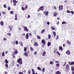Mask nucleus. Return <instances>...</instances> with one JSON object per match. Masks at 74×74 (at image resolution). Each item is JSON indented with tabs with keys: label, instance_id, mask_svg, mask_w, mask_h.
<instances>
[{
	"label": "nucleus",
	"instance_id": "nucleus-1",
	"mask_svg": "<svg viewBox=\"0 0 74 74\" xmlns=\"http://www.w3.org/2000/svg\"><path fill=\"white\" fill-rule=\"evenodd\" d=\"M17 62L19 63L20 64H22L23 62H22V59H21V58H20L19 59H18L17 60Z\"/></svg>",
	"mask_w": 74,
	"mask_h": 74
},
{
	"label": "nucleus",
	"instance_id": "nucleus-2",
	"mask_svg": "<svg viewBox=\"0 0 74 74\" xmlns=\"http://www.w3.org/2000/svg\"><path fill=\"white\" fill-rule=\"evenodd\" d=\"M23 28H24V30L25 32H29V29H27V27H25V26H23Z\"/></svg>",
	"mask_w": 74,
	"mask_h": 74
},
{
	"label": "nucleus",
	"instance_id": "nucleus-3",
	"mask_svg": "<svg viewBox=\"0 0 74 74\" xmlns=\"http://www.w3.org/2000/svg\"><path fill=\"white\" fill-rule=\"evenodd\" d=\"M10 30L9 31V32H11V31H12V26L9 25L8 26Z\"/></svg>",
	"mask_w": 74,
	"mask_h": 74
},
{
	"label": "nucleus",
	"instance_id": "nucleus-4",
	"mask_svg": "<svg viewBox=\"0 0 74 74\" xmlns=\"http://www.w3.org/2000/svg\"><path fill=\"white\" fill-rule=\"evenodd\" d=\"M66 53L67 55H70L71 54V52L70 51V50H67L66 52Z\"/></svg>",
	"mask_w": 74,
	"mask_h": 74
},
{
	"label": "nucleus",
	"instance_id": "nucleus-5",
	"mask_svg": "<svg viewBox=\"0 0 74 74\" xmlns=\"http://www.w3.org/2000/svg\"><path fill=\"white\" fill-rule=\"evenodd\" d=\"M44 7L41 6L39 8V10H40V11H42V10H44Z\"/></svg>",
	"mask_w": 74,
	"mask_h": 74
},
{
	"label": "nucleus",
	"instance_id": "nucleus-6",
	"mask_svg": "<svg viewBox=\"0 0 74 74\" xmlns=\"http://www.w3.org/2000/svg\"><path fill=\"white\" fill-rule=\"evenodd\" d=\"M68 63L70 64V65H73L74 64V62H69Z\"/></svg>",
	"mask_w": 74,
	"mask_h": 74
},
{
	"label": "nucleus",
	"instance_id": "nucleus-7",
	"mask_svg": "<svg viewBox=\"0 0 74 74\" xmlns=\"http://www.w3.org/2000/svg\"><path fill=\"white\" fill-rule=\"evenodd\" d=\"M66 70H69V65L68 64H67L66 65Z\"/></svg>",
	"mask_w": 74,
	"mask_h": 74
},
{
	"label": "nucleus",
	"instance_id": "nucleus-8",
	"mask_svg": "<svg viewBox=\"0 0 74 74\" xmlns=\"http://www.w3.org/2000/svg\"><path fill=\"white\" fill-rule=\"evenodd\" d=\"M41 42L43 44H45V41L43 39H42V40L41 41Z\"/></svg>",
	"mask_w": 74,
	"mask_h": 74
},
{
	"label": "nucleus",
	"instance_id": "nucleus-9",
	"mask_svg": "<svg viewBox=\"0 0 74 74\" xmlns=\"http://www.w3.org/2000/svg\"><path fill=\"white\" fill-rule=\"evenodd\" d=\"M61 7V5H59V10L60 11L61 10H62L63 9V8H62L60 9Z\"/></svg>",
	"mask_w": 74,
	"mask_h": 74
},
{
	"label": "nucleus",
	"instance_id": "nucleus-10",
	"mask_svg": "<svg viewBox=\"0 0 74 74\" xmlns=\"http://www.w3.org/2000/svg\"><path fill=\"white\" fill-rule=\"evenodd\" d=\"M26 37V39H29V34L27 33L25 36Z\"/></svg>",
	"mask_w": 74,
	"mask_h": 74
},
{
	"label": "nucleus",
	"instance_id": "nucleus-11",
	"mask_svg": "<svg viewBox=\"0 0 74 74\" xmlns=\"http://www.w3.org/2000/svg\"><path fill=\"white\" fill-rule=\"evenodd\" d=\"M34 46L38 47V44L37 42H36L34 44Z\"/></svg>",
	"mask_w": 74,
	"mask_h": 74
},
{
	"label": "nucleus",
	"instance_id": "nucleus-12",
	"mask_svg": "<svg viewBox=\"0 0 74 74\" xmlns=\"http://www.w3.org/2000/svg\"><path fill=\"white\" fill-rule=\"evenodd\" d=\"M59 50H60L62 51L63 50V47L61 46H60L59 47Z\"/></svg>",
	"mask_w": 74,
	"mask_h": 74
},
{
	"label": "nucleus",
	"instance_id": "nucleus-13",
	"mask_svg": "<svg viewBox=\"0 0 74 74\" xmlns=\"http://www.w3.org/2000/svg\"><path fill=\"white\" fill-rule=\"evenodd\" d=\"M56 74H61V73L60 71H58L56 72Z\"/></svg>",
	"mask_w": 74,
	"mask_h": 74
},
{
	"label": "nucleus",
	"instance_id": "nucleus-14",
	"mask_svg": "<svg viewBox=\"0 0 74 74\" xmlns=\"http://www.w3.org/2000/svg\"><path fill=\"white\" fill-rule=\"evenodd\" d=\"M27 74H30L31 73V70L30 69H29L28 71L27 72Z\"/></svg>",
	"mask_w": 74,
	"mask_h": 74
},
{
	"label": "nucleus",
	"instance_id": "nucleus-15",
	"mask_svg": "<svg viewBox=\"0 0 74 74\" xmlns=\"http://www.w3.org/2000/svg\"><path fill=\"white\" fill-rule=\"evenodd\" d=\"M53 15L54 16H56L57 15H58V13L57 12H54V13Z\"/></svg>",
	"mask_w": 74,
	"mask_h": 74
},
{
	"label": "nucleus",
	"instance_id": "nucleus-16",
	"mask_svg": "<svg viewBox=\"0 0 74 74\" xmlns=\"http://www.w3.org/2000/svg\"><path fill=\"white\" fill-rule=\"evenodd\" d=\"M15 20H17V19H18V18H17V14H15Z\"/></svg>",
	"mask_w": 74,
	"mask_h": 74
},
{
	"label": "nucleus",
	"instance_id": "nucleus-17",
	"mask_svg": "<svg viewBox=\"0 0 74 74\" xmlns=\"http://www.w3.org/2000/svg\"><path fill=\"white\" fill-rule=\"evenodd\" d=\"M66 42L69 45L71 44V42H70V41L69 40L66 41Z\"/></svg>",
	"mask_w": 74,
	"mask_h": 74
},
{
	"label": "nucleus",
	"instance_id": "nucleus-18",
	"mask_svg": "<svg viewBox=\"0 0 74 74\" xmlns=\"http://www.w3.org/2000/svg\"><path fill=\"white\" fill-rule=\"evenodd\" d=\"M30 50L31 51L33 52L34 51V49H33L32 47H30Z\"/></svg>",
	"mask_w": 74,
	"mask_h": 74
},
{
	"label": "nucleus",
	"instance_id": "nucleus-19",
	"mask_svg": "<svg viewBox=\"0 0 74 74\" xmlns=\"http://www.w3.org/2000/svg\"><path fill=\"white\" fill-rule=\"evenodd\" d=\"M51 45V43L50 42H48L47 43V46L48 47H49L50 45Z\"/></svg>",
	"mask_w": 74,
	"mask_h": 74
},
{
	"label": "nucleus",
	"instance_id": "nucleus-20",
	"mask_svg": "<svg viewBox=\"0 0 74 74\" xmlns=\"http://www.w3.org/2000/svg\"><path fill=\"white\" fill-rule=\"evenodd\" d=\"M0 24H1V26H3V25H4V22H3V21H1Z\"/></svg>",
	"mask_w": 74,
	"mask_h": 74
},
{
	"label": "nucleus",
	"instance_id": "nucleus-21",
	"mask_svg": "<svg viewBox=\"0 0 74 74\" xmlns=\"http://www.w3.org/2000/svg\"><path fill=\"white\" fill-rule=\"evenodd\" d=\"M45 29H42V31H41V34H42L44 32H45Z\"/></svg>",
	"mask_w": 74,
	"mask_h": 74
},
{
	"label": "nucleus",
	"instance_id": "nucleus-22",
	"mask_svg": "<svg viewBox=\"0 0 74 74\" xmlns=\"http://www.w3.org/2000/svg\"><path fill=\"white\" fill-rule=\"evenodd\" d=\"M48 39H49V40H50L51 39V35L50 34H48Z\"/></svg>",
	"mask_w": 74,
	"mask_h": 74
},
{
	"label": "nucleus",
	"instance_id": "nucleus-23",
	"mask_svg": "<svg viewBox=\"0 0 74 74\" xmlns=\"http://www.w3.org/2000/svg\"><path fill=\"white\" fill-rule=\"evenodd\" d=\"M46 53V52L45 51L43 52L42 53V56H44L45 55V54Z\"/></svg>",
	"mask_w": 74,
	"mask_h": 74
},
{
	"label": "nucleus",
	"instance_id": "nucleus-24",
	"mask_svg": "<svg viewBox=\"0 0 74 74\" xmlns=\"http://www.w3.org/2000/svg\"><path fill=\"white\" fill-rule=\"evenodd\" d=\"M32 74H35V72H34V70L33 69H32Z\"/></svg>",
	"mask_w": 74,
	"mask_h": 74
},
{
	"label": "nucleus",
	"instance_id": "nucleus-25",
	"mask_svg": "<svg viewBox=\"0 0 74 74\" xmlns=\"http://www.w3.org/2000/svg\"><path fill=\"white\" fill-rule=\"evenodd\" d=\"M71 70L72 71H74V67L73 66H71Z\"/></svg>",
	"mask_w": 74,
	"mask_h": 74
},
{
	"label": "nucleus",
	"instance_id": "nucleus-26",
	"mask_svg": "<svg viewBox=\"0 0 74 74\" xmlns=\"http://www.w3.org/2000/svg\"><path fill=\"white\" fill-rule=\"evenodd\" d=\"M18 53V51H14V54L15 55L17 54Z\"/></svg>",
	"mask_w": 74,
	"mask_h": 74
},
{
	"label": "nucleus",
	"instance_id": "nucleus-27",
	"mask_svg": "<svg viewBox=\"0 0 74 74\" xmlns=\"http://www.w3.org/2000/svg\"><path fill=\"white\" fill-rule=\"evenodd\" d=\"M20 44L21 45V46H23V43L22 42H20Z\"/></svg>",
	"mask_w": 74,
	"mask_h": 74
},
{
	"label": "nucleus",
	"instance_id": "nucleus-28",
	"mask_svg": "<svg viewBox=\"0 0 74 74\" xmlns=\"http://www.w3.org/2000/svg\"><path fill=\"white\" fill-rule=\"evenodd\" d=\"M2 14H3L4 15L6 14V12H4V11H2Z\"/></svg>",
	"mask_w": 74,
	"mask_h": 74
},
{
	"label": "nucleus",
	"instance_id": "nucleus-29",
	"mask_svg": "<svg viewBox=\"0 0 74 74\" xmlns=\"http://www.w3.org/2000/svg\"><path fill=\"white\" fill-rule=\"evenodd\" d=\"M5 63H6V64H7V63H8V61L7 60V59H6L5 60Z\"/></svg>",
	"mask_w": 74,
	"mask_h": 74
},
{
	"label": "nucleus",
	"instance_id": "nucleus-30",
	"mask_svg": "<svg viewBox=\"0 0 74 74\" xmlns=\"http://www.w3.org/2000/svg\"><path fill=\"white\" fill-rule=\"evenodd\" d=\"M13 3H18V1H16V0H13Z\"/></svg>",
	"mask_w": 74,
	"mask_h": 74
},
{
	"label": "nucleus",
	"instance_id": "nucleus-31",
	"mask_svg": "<svg viewBox=\"0 0 74 74\" xmlns=\"http://www.w3.org/2000/svg\"><path fill=\"white\" fill-rule=\"evenodd\" d=\"M49 13V12H47L45 13V14H46L45 15V16H47V15H48Z\"/></svg>",
	"mask_w": 74,
	"mask_h": 74
},
{
	"label": "nucleus",
	"instance_id": "nucleus-32",
	"mask_svg": "<svg viewBox=\"0 0 74 74\" xmlns=\"http://www.w3.org/2000/svg\"><path fill=\"white\" fill-rule=\"evenodd\" d=\"M26 50H27V47H25L24 49V51L25 52H26Z\"/></svg>",
	"mask_w": 74,
	"mask_h": 74
},
{
	"label": "nucleus",
	"instance_id": "nucleus-33",
	"mask_svg": "<svg viewBox=\"0 0 74 74\" xmlns=\"http://www.w3.org/2000/svg\"><path fill=\"white\" fill-rule=\"evenodd\" d=\"M37 69L38 70H41V68H40V67H38Z\"/></svg>",
	"mask_w": 74,
	"mask_h": 74
},
{
	"label": "nucleus",
	"instance_id": "nucleus-34",
	"mask_svg": "<svg viewBox=\"0 0 74 74\" xmlns=\"http://www.w3.org/2000/svg\"><path fill=\"white\" fill-rule=\"evenodd\" d=\"M53 34L54 35V37H55V36L56 35V32H53Z\"/></svg>",
	"mask_w": 74,
	"mask_h": 74
},
{
	"label": "nucleus",
	"instance_id": "nucleus-35",
	"mask_svg": "<svg viewBox=\"0 0 74 74\" xmlns=\"http://www.w3.org/2000/svg\"><path fill=\"white\" fill-rule=\"evenodd\" d=\"M37 37L38 39H40L41 38V37L40 36H37Z\"/></svg>",
	"mask_w": 74,
	"mask_h": 74
},
{
	"label": "nucleus",
	"instance_id": "nucleus-36",
	"mask_svg": "<svg viewBox=\"0 0 74 74\" xmlns=\"http://www.w3.org/2000/svg\"><path fill=\"white\" fill-rule=\"evenodd\" d=\"M56 66H58V67H59V66H60V64H59V63H57L56 64Z\"/></svg>",
	"mask_w": 74,
	"mask_h": 74
},
{
	"label": "nucleus",
	"instance_id": "nucleus-37",
	"mask_svg": "<svg viewBox=\"0 0 74 74\" xmlns=\"http://www.w3.org/2000/svg\"><path fill=\"white\" fill-rule=\"evenodd\" d=\"M8 35L9 36H11V34L10 33H8Z\"/></svg>",
	"mask_w": 74,
	"mask_h": 74
},
{
	"label": "nucleus",
	"instance_id": "nucleus-38",
	"mask_svg": "<svg viewBox=\"0 0 74 74\" xmlns=\"http://www.w3.org/2000/svg\"><path fill=\"white\" fill-rule=\"evenodd\" d=\"M29 36H32V33H29Z\"/></svg>",
	"mask_w": 74,
	"mask_h": 74
},
{
	"label": "nucleus",
	"instance_id": "nucleus-39",
	"mask_svg": "<svg viewBox=\"0 0 74 74\" xmlns=\"http://www.w3.org/2000/svg\"><path fill=\"white\" fill-rule=\"evenodd\" d=\"M51 29H52L53 30H55V28L53 27H51Z\"/></svg>",
	"mask_w": 74,
	"mask_h": 74
},
{
	"label": "nucleus",
	"instance_id": "nucleus-40",
	"mask_svg": "<svg viewBox=\"0 0 74 74\" xmlns=\"http://www.w3.org/2000/svg\"><path fill=\"white\" fill-rule=\"evenodd\" d=\"M5 66L7 67V68H8V65L7 64H5Z\"/></svg>",
	"mask_w": 74,
	"mask_h": 74
},
{
	"label": "nucleus",
	"instance_id": "nucleus-41",
	"mask_svg": "<svg viewBox=\"0 0 74 74\" xmlns=\"http://www.w3.org/2000/svg\"><path fill=\"white\" fill-rule=\"evenodd\" d=\"M12 56L13 58H15V55H14V54H13L12 55Z\"/></svg>",
	"mask_w": 74,
	"mask_h": 74
},
{
	"label": "nucleus",
	"instance_id": "nucleus-42",
	"mask_svg": "<svg viewBox=\"0 0 74 74\" xmlns=\"http://www.w3.org/2000/svg\"><path fill=\"white\" fill-rule=\"evenodd\" d=\"M59 39V35H57V37H56V40H58V39Z\"/></svg>",
	"mask_w": 74,
	"mask_h": 74
},
{
	"label": "nucleus",
	"instance_id": "nucleus-43",
	"mask_svg": "<svg viewBox=\"0 0 74 74\" xmlns=\"http://www.w3.org/2000/svg\"><path fill=\"white\" fill-rule=\"evenodd\" d=\"M66 12L67 13H70L71 12L70 11H69L68 10H67V11H66Z\"/></svg>",
	"mask_w": 74,
	"mask_h": 74
},
{
	"label": "nucleus",
	"instance_id": "nucleus-44",
	"mask_svg": "<svg viewBox=\"0 0 74 74\" xmlns=\"http://www.w3.org/2000/svg\"><path fill=\"white\" fill-rule=\"evenodd\" d=\"M43 72H45V68H43L42 69Z\"/></svg>",
	"mask_w": 74,
	"mask_h": 74
},
{
	"label": "nucleus",
	"instance_id": "nucleus-45",
	"mask_svg": "<svg viewBox=\"0 0 74 74\" xmlns=\"http://www.w3.org/2000/svg\"><path fill=\"white\" fill-rule=\"evenodd\" d=\"M2 56H4V52H3L2 53Z\"/></svg>",
	"mask_w": 74,
	"mask_h": 74
},
{
	"label": "nucleus",
	"instance_id": "nucleus-46",
	"mask_svg": "<svg viewBox=\"0 0 74 74\" xmlns=\"http://www.w3.org/2000/svg\"><path fill=\"white\" fill-rule=\"evenodd\" d=\"M24 54L25 55V56H28V55H27V54L26 52L24 53Z\"/></svg>",
	"mask_w": 74,
	"mask_h": 74
},
{
	"label": "nucleus",
	"instance_id": "nucleus-47",
	"mask_svg": "<svg viewBox=\"0 0 74 74\" xmlns=\"http://www.w3.org/2000/svg\"><path fill=\"white\" fill-rule=\"evenodd\" d=\"M66 62H64V64L63 66V67H64V66H66Z\"/></svg>",
	"mask_w": 74,
	"mask_h": 74
},
{
	"label": "nucleus",
	"instance_id": "nucleus-48",
	"mask_svg": "<svg viewBox=\"0 0 74 74\" xmlns=\"http://www.w3.org/2000/svg\"><path fill=\"white\" fill-rule=\"evenodd\" d=\"M66 24V22H65L64 21H63L62 22V25H63V24Z\"/></svg>",
	"mask_w": 74,
	"mask_h": 74
},
{
	"label": "nucleus",
	"instance_id": "nucleus-49",
	"mask_svg": "<svg viewBox=\"0 0 74 74\" xmlns=\"http://www.w3.org/2000/svg\"><path fill=\"white\" fill-rule=\"evenodd\" d=\"M16 45L18 44V40H16Z\"/></svg>",
	"mask_w": 74,
	"mask_h": 74
},
{
	"label": "nucleus",
	"instance_id": "nucleus-50",
	"mask_svg": "<svg viewBox=\"0 0 74 74\" xmlns=\"http://www.w3.org/2000/svg\"><path fill=\"white\" fill-rule=\"evenodd\" d=\"M50 64H53V62H52V61H51L50 62Z\"/></svg>",
	"mask_w": 74,
	"mask_h": 74
},
{
	"label": "nucleus",
	"instance_id": "nucleus-51",
	"mask_svg": "<svg viewBox=\"0 0 74 74\" xmlns=\"http://www.w3.org/2000/svg\"><path fill=\"white\" fill-rule=\"evenodd\" d=\"M71 13L73 15V14H74V12L73 11H71Z\"/></svg>",
	"mask_w": 74,
	"mask_h": 74
},
{
	"label": "nucleus",
	"instance_id": "nucleus-52",
	"mask_svg": "<svg viewBox=\"0 0 74 74\" xmlns=\"http://www.w3.org/2000/svg\"><path fill=\"white\" fill-rule=\"evenodd\" d=\"M8 10H9V11H10V10H11V8L10 7H8Z\"/></svg>",
	"mask_w": 74,
	"mask_h": 74
},
{
	"label": "nucleus",
	"instance_id": "nucleus-53",
	"mask_svg": "<svg viewBox=\"0 0 74 74\" xmlns=\"http://www.w3.org/2000/svg\"><path fill=\"white\" fill-rule=\"evenodd\" d=\"M19 74H23V73H22V72H20L19 73Z\"/></svg>",
	"mask_w": 74,
	"mask_h": 74
},
{
	"label": "nucleus",
	"instance_id": "nucleus-54",
	"mask_svg": "<svg viewBox=\"0 0 74 74\" xmlns=\"http://www.w3.org/2000/svg\"><path fill=\"white\" fill-rule=\"evenodd\" d=\"M3 7L4 8H7V7L5 5V4H4L3 5Z\"/></svg>",
	"mask_w": 74,
	"mask_h": 74
},
{
	"label": "nucleus",
	"instance_id": "nucleus-55",
	"mask_svg": "<svg viewBox=\"0 0 74 74\" xmlns=\"http://www.w3.org/2000/svg\"><path fill=\"white\" fill-rule=\"evenodd\" d=\"M54 9H55V10H56V9H57V8H56V6H54Z\"/></svg>",
	"mask_w": 74,
	"mask_h": 74
},
{
	"label": "nucleus",
	"instance_id": "nucleus-56",
	"mask_svg": "<svg viewBox=\"0 0 74 74\" xmlns=\"http://www.w3.org/2000/svg\"><path fill=\"white\" fill-rule=\"evenodd\" d=\"M37 54V52L36 51H35L34 52V55H36Z\"/></svg>",
	"mask_w": 74,
	"mask_h": 74
},
{
	"label": "nucleus",
	"instance_id": "nucleus-57",
	"mask_svg": "<svg viewBox=\"0 0 74 74\" xmlns=\"http://www.w3.org/2000/svg\"><path fill=\"white\" fill-rule=\"evenodd\" d=\"M29 51L28 50L27 51L26 53H29Z\"/></svg>",
	"mask_w": 74,
	"mask_h": 74
},
{
	"label": "nucleus",
	"instance_id": "nucleus-58",
	"mask_svg": "<svg viewBox=\"0 0 74 74\" xmlns=\"http://www.w3.org/2000/svg\"><path fill=\"white\" fill-rule=\"evenodd\" d=\"M22 10H23V11L25 10V9H24V8L23 7H22Z\"/></svg>",
	"mask_w": 74,
	"mask_h": 74
},
{
	"label": "nucleus",
	"instance_id": "nucleus-59",
	"mask_svg": "<svg viewBox=\"0 0 74 74\" xmlns=\"http://www.w3.org/2000/svg\"><path fill=\"white\" fill-rule=\"evenodd\" d=\"M13 11H11L10 12V14H13Z\"/></svg>",
	"mask_w": 74,
	"mask_h": 74
},
{
	"label": "nucleus",
	"instance_id": "nucleus-60",
	"mask_svg": "<svg viewBox=\"0 0 74 74\" xmlns=\"http://www.w3.org/2000/svg\"><path fill=\"white\" fill-rule=\"evenodd\" d=\"M30 18V15H28V16L27 17V18Z\"/></svg>",
	"mask_w": 74,
	"mask_h": 74
},
{
	"label": "nucleus",
	"instance_id": "nucleus-61",
	"mask_svg": "<svg viewBox=\"0 0 74 74\" xmlns=\"http://www.w3.org/2000/svg\"><path fill=\"white\" fill-rule=\"evenodd\" d=\"M16 66H17V67H19V64H17Z\"/></svg>",
	"mask_w": 74,
	"mask_h": 74
},
{
	"label": "nucleus",
	"instance_id": "nucleus-62",
	"mask_svg": "<svg viewBox=\"0 0 74 74\" xmlns=\"http://www.w3.org/2000/svg\"><path fill=\"white\" fill-rule=\"evenodd\" d=\"M53 53H56V50H55L54 51Z\"/></svg>",
	"mask_w": 74,
	"mask_h": 74
},
{
	"label": "nucleus",
	"instance_id": "nucleus-63",
	"mask_svg": "<svg viewBox=\"0 0 74 74\" xmlns=\"http://www.w3.org/2000/svg\"><path fill=\"white\" fill-rule=\"evenodd\" d=\"M47 25H49V24H50V23H49V22H47Z\"/></svg>",
	"mask_w": 74,
	"mask_h": 74
},
{
	"label": "nucleus",
	"instance_id": "nucleus-64",
	"mask_svg": "<svg viewBox=\"0 0 74 74\" xmlns=\"http://www.w3.org/2000/svg\"><path fill=\"white\" fill-rule=\"evenodd\" d=\"M72 74H74V71H73L72 72Z\"/></svg>",
	"mask_w": 74,
	"mask_h": 74
}]
</instances>
